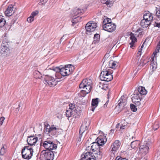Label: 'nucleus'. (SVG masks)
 <instances>
[{"instance_id": "obj_11", "label": "nucleus", "mask_w": 160, "mask_h": 160, "mask_svg": "<svg viewBox=\"0 0 160 160\" xmlns=\"http://www.w3.org/2000/svg\"><path fill=\"white\" fill-rule=\"evenodd\" d=\"M91 145V146L87 147L86 149L88 150L87 152H90L94 156L92 153L96 151L99 149L100 146L96 142H93Z\"/></svg>"}, {"instance_id": "obj_14", "label": "nucleus", "mask_w": 160, "mask_h": 160, "mask_svg": "<svg viewBox=\"0 0 160 160\" xmlns=\"http://www.w3.org/2000/svg\"><path fill=\"white\" fill-rule=\"evenodd\" d=\"M38 140V138L34 136L28 137L27 142L30 146H35Z\"/></svg>"}, {"instance_id": "obj_55", "label": "nucleus", "mask_w": 160, "mask_h": 160, "mask_svg": "<svg viewBox=\"0 0 160 160\" xmlns=\"http://www.w3.org/2000/svg\"><path fill=\"white\" fill-rule=\"evenodd\" d=\"M156 13L158 17V18H160V8L158 10H157Z\"/></svg>"}, {"instance_id": "obj_28", "label": "nucleus", "mask_w": 160, "mask_h": 160, "mask_svg": "<svg viewBox=\"0 0 160 160\" xmlns=\"http://www.w3.org/2000/svg\"><path fill=\"white\" fill-rule=\"evenodd\" d=\"M138 93H140V95H146L147 93V92L146 90L145 89V88L144 87H142L141 86H139L138 87Z\"/></svg>"}, {"instance_id": "obj_25", "label": "nucleus", "mask_w": 160, "mask_h": 160, "mask_svg": "<svg viewBox=\"0 0 160 160\" xmlns=\"http://www.w3.org/2000/svg\"><path fill=\"white\" fill-rule=\"evenodd\" d=\"M140 144V142L138 140H135L131 142V147L132 149H136L139 147Z\"/></svg>"}, {"instance_id": "obj_4", "label": "nucleus", "mask_w": 160, "mask_h": 160, "mask_svg": "<svg viewBox=\"0 0 160 160\" xmlns=\"http://www.w3.org/2000/svg\"><path fill=\"white\" fill-rule=\"evenodd\" d=\"M85 10V9H84L81 8H76L73 9L72 13V15L74 16H78L74 18L72 20V26H73L75 24H77L80 21L81 18L79 16L83 13Z\"/></svg>"}, {"instance_id": "obj_29", "label": "nucleus", "mask_w": 160, "mask_h": 160, "mask_svg": "<svg viewBox=\"0 0 160 160\" xmlns=\"http://www.w3.org/2000/svg\"><path fill=\"white\" fill-rule=\"evenodd\" d=\"M133 96L132 98V100L135 101V99L137 100L141 101L142 99V95H140V93H138L136 92H134Z\"/></svg>"}, {"instance_id": "obj_7", "label": "nucleus", "mask_w": 160, "mask_h": 160, "mask_svg": "<svg viewBox=\"0 0 160 160\" xmlns=\"http://www.w3.org/2000/svg\"><path fill=\"white\" fill-rule=\"evenodd\" d=\"M71 65H67L61 68L60 74L63 76H68L73 71Z\"/></svg>"}, {"instance_id": "obj_61", "label": "nucleus", "mask_w": 160, "mask_h": 160, "mask_svg": "<svg viewBox=\"0 0 160 160\" xmlns=\"http://www.w3.org/2000/svg\"><path fill=\"white\" fill-rule=\"evenodd\" d=\"M145 43V42H144L143 43V44H142V46H141V48H143V46H144V44Z\"/></svg>"}, {"instance_id": "obj_59", "label": "nucleus", "mask_w": 160, "mask_h": 160, "mask_svg": "<svg viewBox=\"0 0 160 160\" xmlns=\"http://www.w3.org/2000/svg\"><path fill=\"white\" fill-rule=\"evenodd\" d=\"M119 125H120V123H118L116 125V128H119Z\"/></svg>"}, {"instance_id": "obj_8", "label": "nucleus", "mask_w": 160, "mask_h": 160, "mask_svg": "<svg viewBox=\"0 0 160 160\" xmlns=\"http://www.w3.org/2000/svg\"><path fill=\"white\" fill-rule=\"evenodd\" d=\"M57 78H54L52 77L47 75L45 76V81L44 82L46 85L48 84L50 87H54L57 85V82L59 81L57 80Z\"/></svg>"}, {"instance_id": "obj_33", "label": "nucleus", "mask_w": 160, "mask_h": 160, "mask_svg": "<svg viewBox=\"0 0 160 160\" xmlns=\"http://www.w3.org/2000/svg\"><path fill=\"white\" fill-rule=\"evenodd\" d=\"M150 67H152L153 70H155L157 68V62L156 61H154V59L152 58L151 59Z\"/></svg>"}, {"instance_id": "obj_26", "label": "nucleus", "mask_w": 160, "mask_h": 160, "mask_svg": "<svg viewBox=\"0 0 160 160\" xmlns=\"http://www.w3.org/2000/svg\"><path fill=\"white\" fill-rule=\"evenodd\" d=\"M103 4H105L108 7H111L113 5L115 0H100Z\"/></svg>"}, {"instance_id": "obj_17", "label": "nucleus", "mask_w": 160, "mask_h": 160, "mask_svg": "<svg viewBox=\"0 0 160 160\" xmlns=\"http://www.w3.org/2000/svg\"><path fill=\"white\" fill-rule=\"evenodd\" d=\"M9 49L7 46L5 45L4 43L2 44L0 48V52L2 54L3 56L5 55H7L9 53Z\"/></svg>"}, {"instance_id": "obj_37", "label": "nucleus", "mask_w": 160, "mask_h": 160, "mask_svg": "<svg viewBox=\"0 0 160 160\" xmlns=\"http://www.w3.org/2000/svg\"><path fill=\"white\" fill-rule=\"evenodd\" d=\"M33 75L36 78H39L42 77L41 73L38 70H35L33 72Z\"/></svg>"}, {"instance_id": "obj_46", "label": "nucleus", "mask_w": 160, "mask_h": 160, "mask_svg": "<svg viewBox=\"0 0 160 160\" xmlns=\"http://www.w3.org/2000/svg\"><path fill=\"white\" fill-rule=\"evenodd\" d=\"M34 19V18L30 15L29 17L28 18L27 21L28 22L30 23L33 21Z\"/></svg>"}, {"instance_id": "obj_30", "label": "nucleus", "mask_w": 160, "mask_h": 160, "mask_svg": "<svg viewBox=\"0 0 160 160\" xmlns=\"http://www.w3.org/2000/svg\"><path fill=\"white\" fill-rule=\"evenodd\" d=\"M127 103V100H124L123 102L120 101L118 102V108H119V109L122 110L125 108Z\"/></svg>"}, {"instance_id": "obj_53", "label": "nucleus", "mask_w": 160, "mask_h": 160, "mask_svg": "<svg viewBox=\"0 0 160 160\" xmlns=\"http://www.w3.org/2000/svg\"><path fill=\"white\" fill-rule=\"evenodd\" d=\"M124 100H127L126 98L124 96H122L121 97L120 99L118 101V102L120 101L123 102L124 101Z\"/></svg>"}, {"instance_id": "obj_54", "label": "nucleus", "mask_w": 160, "mask_h": 160, "mask_svg": "<svg viewBox=\"0 0 160 160\" xmlns=\"http://www.w3.org/2000/svg\"><path fill=\"white\" fill-rule=\"evenodd\" d=\"M115 160H128L126 158H122L121 157L118 156L116 157Z\"/></svg>"}, {"instance_id": "obj_20", "label": "nucleus", "mask_w": 160, "mask_h": 160, "mask_svg": "<svg viewBox=\"0 0 160 160\" xmlns=\"http://www.w3.org/2000/svg\"><path fill=\"white\" fill-rule=\"evenodd\" d=\"M107 140V139L105 137H99L97 138V141L96 142L100 146L103 145L106 142Z\"/></svg>"}, {"instance_id": "obj_63", "label": "nucleus", "mask_w": 160, "mask_h": 160, "mask_svg": "<svg viewBox=\"0 0 160 160\" xmlns=\"http://www.w3.org/2000/svg\"><path fill=\"white\" fill-rule=\"evenodd\" d=\"M108 101H109V100H108V101H107V102H106V103L105 105L106 104H107V103H108Z\"/></svg>"}, {"instance_id": "obj_21", "label": "nucleus", "mask_w": 160, "mask_h": 160, "mask_svg": "<svg viewBox=\"0 0 160 160\" xmlns=\"http://www.w3.org/2000/svg\"><path fill=\"white\" fill-rule=\"evenodd\" d=\"M13 6L9 5L4 12L5 15L7 16H11L13 13Z\"/></svg>"}, {"instance_id": "obj_45", "label": "nucleus", "mask_w": 160, "mask_h": 160, "mask_svg": "<svg viewBox=\"0 0 160 160\" xmlns=\"http://www.w3.org/2000/svg\"><path fill=\"white\" fill-rule=\"evenodd\" d=\"M100 35L99 34H95L94 35V41H98L99 40Z\"/></svg>"}, {"instance_id": "obj_44", "label": "nucleus", "mask_w": 160, "mask_h": 160, "mask_svg": "<svg viewBox=\"0 0 160 160\" xmlns=\"http://www.w3.org/2000/svg\"><path fill=\"white\" fill-rule=\"evenodd\" d=\"M141 62H140L138 66H143L145 65L147 62H148V61L145 62V61L143 60H141Z\"/></svg>"}, {"instance_id": "obj_40", "label": "nucleus", "mask_w": 160, "mask_h": 160, "mask_svg": "<svg viewBox=\"0 0 160 160\" xmlns=\"http://www.w3.org/2000/svg\"><path fill=\"white\" fill-rule=\"evenodd\" d=\"M6 148L3 146L1 148L0 151V155L2 156L4 155L6 152Z\"/></svg>"}, {"instance_id": "obj_48", "label": "nucleus", "mask_w": 160, "mask_h": 160, "mask_svg": "<svg viewBox=\"0 0 160 160\" xmlns=\"http://www.w3.org/2000/svg\"><path fill=\"white\" fill-rule=\"evenodd\" d=\"M98 152H97V153H95L96 154H97L98 158H101L102 157V153L100 151V150L99 149L98 150Z\"/></svg>"}, {"instance_id": "obj_38", "label": "nucleus", "mask_w": 160, "mask_h": 160, "mask_svg": "<svg viewBox=\"0 0 160 160\" xmlns=\"http://www.w3.org/2000/svg\"><path fill=\"white\" fill-rule=\"evenodd\" d=\"M6 23V21L5 19L3 18L2 16H0V27H2Z\"/></svg>"}, {"instance_id": "obj_43", "label": "nucleus", "mask_w": 160, "mask_h": 160, "mask_svg": "<svg viewBox=\"0 0 160 160\" xmlns=\"http://www.w3.org/2000/svg\"><path fill=\"white\" fill-rule=\"evenodd\" d=\"M130 107L132 111L134 112L137 111V108L135 105L132 104H130Z\"/></svg>"}, {"instance_id": "obj_36", "label": "nucleus", "mask_w": 160, "mask_h": 160, "mask_svg": "<svg viewBox=\"0 0 160 160\" xmlns=\"http://www.w3.org/2000/svg\"><path fill=\"white\" fill-rule=\"evenodd\" d=\"M74 114V112L72 111L71 109L67 110L66 112V116L68 118H69L72 116L73 114Z\"/></svg>"}, {"instance_id": "obj_16", "label": "nucleus", "mask_w": 160, "mask_h": 160, "mask_svg": "<svg viewBox=\"0 0 160 160\" xmlns=\"http://www.w3.org/2000/svg\"><path fill=\"white\" fill-rule=\"evenodd\" d=\"M121 145L120 141L117 140L111 145L110 148L111 151H116L119 148Z\"/></svg>"}, {"instance_id": "obj_58", "label": "nucleus", "mask_w": 160, "mask_h": 160, "mask_svg": "<svg viewBox=\"0 0 160 160\" xmlns=\"http://www.w3.org/2000/svg\"><path fill=\"white\" fill-rule=\"evenodd\" d=\"M158 47V50L157 51H158H158L159 50V49L160 48V42H159V45H157Z\"/></svg>"}, {"instance_id": "obj_51", "label": "nucleus", "mask_w": 160, "mask_h": 160, "mask_svg": "<svg viewBox=\"0 0 160 160\" xmlns=\"http://www.w3.org/2000/svg\"><path fill=\"white\" fill-rule=\"evenodd\" d=\"M48 0H40V1L39 2L40 4L44 5L46 3Z\"/></svg>"}, {"instance_id": "obj_12", "label": "nucleus", "mask_w": 160, "mask_h": 160, "mask_svg": "<svg viewBox=\"0 0 160 160\" xmlns=\"http://www.w3.org/2000/svg\"><path fill=\"white\" fill-rule=\"evenodd\" d=\"M97 27L96 23L93 22L92 21H90L86 24L85 28L87 32H91L94 31Z\"/></svg>"}, {"instance_id": "obj_47", "label": "nucleus", "mask_w": 160, "mask_h": 160, "mask_svg": "<svg viewBox=\"0 0 160 160\" xmlns=\"http://www.w3.org/2000/svg\"><path fill=\"white\" fill-rule=\"evenodd\" d=\"M39 12L37 10L35 11L32 12L31 13V15L34 18V17L36 15L38 14Z\"/></svg>"}, {"instance_id": "obj_9", "label": "nucleus", "mask_w": 160, "mask_h": 160, "mask_svg": "<svg viewBox=\"0 0 160 160\" xmlns=\"http://www.w3.org/2000/svg\"><path fill=\"white\" fill-rule=\"evenodd\" d=\"M43 145L46 150H55L57 148V145L54 143L52 141L47 139L44 141L43 144Z\"/></svg>"}, {"instance_id": "obj_56", "label": "nucleus", "mask_w": 160, "mask_h": 160, "mask_svg": "<svg viewBox=\"0 0 160 160\" xmlns=\"http://www.w3.org/2000/svg\"><path fill=\"white\" fill-rule=\"evenodd\" d=\"M141 54V51H140V50H139L138 52L137 53V56H136V57H140Z\"/></svg>"}, {"instance_id": "obj_35", "label": "nucleus", "mask_w": 160, "mask_h": 160, "mask_svg": "<svg viewBox=\"0 0 160 160\" xmlns=\"http://www.w3.org/2000/svg\"><path fill=\"white\" fill-rule=\"evenodd\" d=\"M112 22V20L111 19L106 18H105L103 21L102 27L105 26V25L108 24Z\"/></svg>"}, {"instance_id": "obj_27", "label": "nucleus", "mask_w": 160, "mask_h": 160, "mask_svg": "<svg viewBox=\"0 0 160 160\" xmlns=\"http://www.w3.org/2000/svg\"><path fill=\"white\" fill-rule=\"evenodd\" d=\"M151 22L143 19L141 22V25L143 28H147L151 24Z\"/></svg>"}, {"instance_id": "obj_19", "label": "nucleus", "mask_w": 160, "mask_h": 160, "mask_svg": "<svg viewBox=\"0 0 160 160\" xmlns=\"http://www.w3.org/2000/svg\"><path fill=\"white\" fill-rule=\"evenodd\" d=\"M149 149V148L147 145H143L140 146L139 152L142 154H146L148 152Z\"/></svg>"}, {"instance_id": "obj_1", "label": "nucleus", "mask_w": 160, "mask_h": 160, "mask_svg": "<svg viewBox=\"0 0 160 160\" xmlns=\"http://www.w3.org/2000/svg\"><path fill=\"white\" fill-rule=\"evenodd\" d=\"M92 84V81L90 79L86 78L82 80L79 86L80 88L83 89L81 90L80 93L82 96L84 97L90 92L91 90Z\"/></svg>"}, {"instance_id": "obj_49", "label": "nucleus", "mask_w": 160, "mask_h": 160, "mask_svg": "<svg viewBox=\"0 0 160 160\" xmlns=\"http://www.w3.org/2000/svg\"><path fill=\"white\" fill-rule=\"evenodd\" d=\"M79 134H80V135H79V138L78 140V141L80 142L81 141H82V140H83L84 139V137H83V136H83L82 134L83 133H80L79 132Z\"/></svg>"}, {"instance_id": "obj_64", "label": "nucleus", "mask_w": 160, "mask_h": 160, "mask_svg": "<svg viewBox=\"0 0 160 160\" xmlns=\"http://www.w3.org/2000/svg\"><path fill=\"white\" fill-rule=\"evenodd\" d=\"M0 160H2L0 156Z\"/></svg>"}, {"instance_id": "obj_32", "label": "nucleus", "mask_w": 160, "mask_h": 160, "mask_svg": "<svg viewBox=\"0 0 160 160\" xmlns=\"http://www.w3.org/2000/svg\"><path fill=\"white\" fill-rule=\"evenodd\" d=\"M140 59V57H135L132 58V62L135 65L138 66L140 62H141Z\"/></svg>"}, {"instance_id": "obj_41", "label": "nucleus", "mask_w": 160, "mask_h": 160, "mask_svg": "<svg viewBox=\"0 0 160 160\" xmlns=\"http://www.w3.org/2000/svg\"><path fill=\"white\" fill-rule=\"evenodd\" d=\"M159 123L157 121L155 122L153 126V128L154 130H157L159 127Z\"/></svg>"}, {"instance_id": "obj_10", "label": "nucleus", "mask_w": 160, "mask_h": 160, "mask_svg": "<svg viewBox=\"0 0 160 160\" xmlns=\"http://www.w3.org/2000/svg\"><path fill=\"white\" fill-rule=\"evenodd\" d=\"M90 122L88 119H85L82 122L79 130L80 133H83L86 130L88 129Z\"/></svg>"}, {"instance_id": "obj_6", "label": "nucleus", "mask_w": 160, "mask_h": 160, "mask_svg": "<svg viewBox=\"0 0 160 160\" xmlns=\"http://www.w3.org/2000/svg\"><path fill=\"white\" fill-rule=\"evenodd\" d=\"M112 72L108 70H104L102 71L100 75V78L102 81L109 82L113 79Z\"/></svg>"}, {"instance_id": "obj_2", "label": "nucleus", "mask_w": 160, "mask_h": 160, "mask_svg": "<svg viewBox=\"0 0 160 160\" xmlns=\"http://www.w3.org/2000/svg\"><path fill=\"white\" fill-rule=\"evenodd\" d=\"M92 84V81L90 79L86 78L82 80L79 86L80 88L83 89L81 90L80 93L82 96L84 97L90 92L91 90Z\"/></svg>"}, {"instance_id": "obj_57", "label": "nucleus", "mask_w": 160, "mask_h": 160, "mask_svg": "<svg viewBox=\"0 0 160 160\" xmlns=\"http://www.w3.org/2000/svg\"><path fill=\"white\" fill-rule=\"evenodd\" d=\"M122 126H120V129H124V127L126 125L125 124L124 125H123L122 124Z\"/></svg>"}, {"instance_id": "obj_15", "label": "nucleus", "mask_w": 160, "mask_h": 160, "mask_svg": "<svg viewBox=\"0 0 160 160\" xmlns=\"http://www.w3.org/2000/svg\"><path fill=\"white\" fill-rule=\"evenodd\" d=\"M102 28L103 29L106 31L109 32H112L115 30L116 26L114 24L111 22L105 25Z\"/></svg>"}, {"instance_id": "obj_62", "label": "nucleus", "mask_w": 160, "mask_h": 160, "mask_svg": "<svg viewBox=\"0 0 160 160\" xmlns=\"http://www.w3.org/2000/svg\"><path fill=\"white\" fill-rule=\"evenodd\" d=\"M139 160H147V159L145 158H141L140 159H139Z\"/></svg>"}, {"instance_id": "obj_60", "label": "nucleus", "mask_w": 160, "mask_h": 160, "mask_svg": "<svg viewBox=\"0 0 160 160\" xmlns=\"http://www.w3.org/2000/svg\"><path fill=\"white\" fill-rule=\"evenodd\" d=\"M156 26L158 27V28H160V22L158 23H157L156 25Z\"/></svg>"}, {"instance_id": "obj_52", "label": "nucleus", "mask_w": 160, "mask_h": 160, "mask_svg": "<svg viewBox=\"0 0 160 160\" xmlns=\"http://www.w3.org/2000/svg\"><path fill=\"white\" fill-rule=\"evenodd\" d=\"M5 118L4 117H2L1 118H0V125H1L3 122L5 120Z\"/></svg>"}, {"instance_id": "obj_5", "label": "nucleus", "mask_w": 160, "mask_h": 160, "mask_svg": "<svg viewBox=\"0 0 160 160\" xmlns=\"http://www.w3.org/2000/svg\"><path fill=\"white\" fill-rule=\"evenodd\" d=\"M54 154L52 150H43L41 153L40 158L41 160H53Z\"/></svg>"}, {"instance_id": "obj_34", "label": "nucleus", "mask_w": 160, "mask_h": 160, "mask_svg": "<svg viewBox=\"0 0 160 160\" xmlns=\"http://www.w3.org/2000/svg\"><path fill=\"white\" fill-rule=\"evenodd\" d=\"M52 70L56 72V74H55L56 77L57 79H59V78L58 77V75L60 73L61 68H59L58 67H56L53 68Z\"/></svg>"}, {"instance_id": "obj_50", "label": "nucleus", "mask_w": 160, "mask_h": 160, "mask_svg": "<svg viewBox=\"0 0 160 160\" xmlns=\"http://www.w3.org/2000/svg\"><path fill=\"white\" fill-rule=\"evenodd\" d=\"M133 102L136 105L139 106L140 105V101L139 100H137V99H135V101L132 100Z\"/></svg>"}, {"instance_id": "obj_3", "label": "nucleus", "mask_w": 160, "mask_h": 160, "mask_svg": "<svg viewBox=\"0 0 160 160\" xmlns=\"http://www.w3.org/2000/svg\"><path fill=\"white\" fill-rule=\"evenodd\" d=\"M44 129L45 133L52 138L58 134L59 131L60 130V128L56 125L50 126L48 123L45 124Z\"/></svg>"}, {"instance_id": "obj_39", "label": "nucleus", "mask_w": 160, "mask_h": 160, "mask_svg": "<svg viewBox=\"0 0 160 160\" xmlns=\"http://www.w3.org/2000/svg\"><path fill=\"white\" fill-rule=\"evenodd\" d=\"M22 158L28 160L31 158L32 157V156L31 155H29L28 154L25 153H22Z\"/></svg>"}, {"instance_id": "obj_13", "label": "nucleus", "mask_w": 160, "mask_h": 160, "mask_svg": "<svg viewBox=\"0 0 160 160\" xmlns=\"http://www.w3.org/2000/svg\"><path fill=\"white\" fill-rule=\"evenodd\" d=\"M81 158L80 160H95V157L90 152L83 153L81 155Z\"/></svg>"}, {"instance_id": "obj_18", "label": "nucleus", "mask_w": 160, "mask_h": 160, "mask_svg": "<svg viewBox=\"0 0 160 160\" xmlns=\"http://www.w3.org/2000/svg\"><path fill=\"white\" fill-rule=\"evenodd\" d=\"M24 153L32 156L33 150L32 148L30 146H25L22 151V153Z\"/></svg>"}, {"instance_id": "obj_22", "label": "nucleus", "mask_w": 160, "mask_h": 160, "mask_svg": "<svg viewBox=\"0 0 160 160\" xmlns=\"http://www.w3.org/2000/svg\"><path fill=\"white\" fill-rule=\"evenodd\" d=\"M143 19L151 22L153 18L152 14L149 12L145 13L143 16Z\"/></svg>"}, {"instance_id": "obj_42", "label": "nucleus", "mask_w": 160, "mask_h": 160, "mask_svg": "<svg viewBox=\"0 0 160 160\" xmlns=\"http://www.w3.org/2000/svg\"><path fill=\"white\" fill-rule=\"evenodd\" d=\"M68 109H71V110H72V111L74 112V114H75V113H76V112H75V110H76V108L74 106V105H73V104H69V108Z\"/></svg>"}, {"instance_id": "obj_31", "label": "nucleus", "mask_w": 160, "mask_h": 160, "mask_svg": "<svg viewBox=\"0 0 160 160\" xmlns=\"http://www.w3.org/2000/svg\"><path fill=\"white\" fill-rule=\"evenodd\" d=\"M118 64V62L113 60L110 61L108 63V66L110 68L115 69Z\"/></svg>"}, {"instance_id": "obj_24", "label": "nucleus", "mask_w": 160, "mask_h": 160, "mask_svg": "<svg viewBox=\"0 0 160 160\" xmlns=\"http://www.w3.org/2000/svg\"><path fill=\"white\" fill-rule=\"evenodd\" d=\"M130 38L131 40V42H130V47L131 48H133V47H134V43L137 41V39L134 35L132 33L130 34Z\"/></svg>"}, {"instance_id": "obj_23", "label": "nucleus", "mask_w": 160, "mask_h": 160, "mask_svg": "<svg viewBox=\"0 0 160 160\" xmlns=\"http://www.w3.org/2000/svg\"><path fill=\"white\" fill-rule=\"evenodd\" d=\"M99 99L98 98L93 99L92 101V111L94 112L95 108L97 107Z\"/></svg>"}]
</instances>
